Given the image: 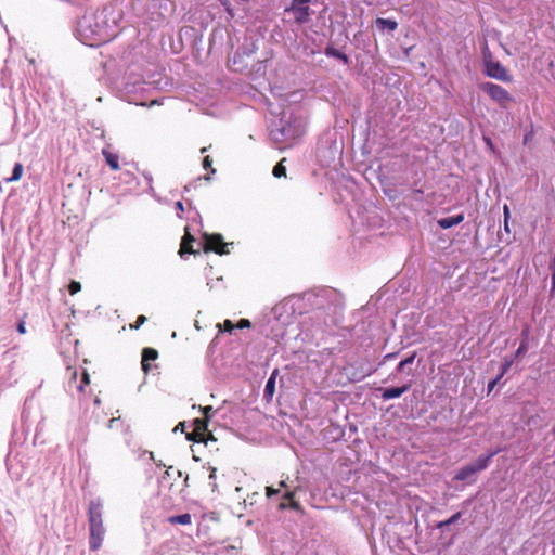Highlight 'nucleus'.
I'll return each instance as SVG.
<instances>
[{"label": "nucleus", "instance_id": "nucleus-31", "mask_svg": "<svg viewBox=\"0 0 555 555\" xmlns=\"http://www.w3.org/2000/svg\"><path fill=\"white\" fill-rule=\"evenodd\" d=\"M280 492V489H275L273 487H266V494L268 498H271L272 495H275Z\"/></svg>", "mask_w": 555, "mask_h": 555}, {"label": "nucleus", "instance_id": "nucleus-42", "mask_svg": "<svg viewBox=\"0 0 555 555\" xmlns=\"http://www.w3.org/2000/svg\"><path fill=\"white\" fill-rule=\"evenodd\" d=\"M485 142L492 147V141L489 138H485Z\"/></svg>", "mask_w": 555, "mask_h": 555}, {"label": "nucleus", "instance_id": "nucleus-17", "mask_svg": "<svg viewBox=\"0 0 555 555\" xmlns=\"http://www.w3.org/2000/svg\"><path fill=\"white\" fill-rule=\"evenodd\" d=\"M294 492L292 491H288L286 492L284 495H283V499L288 501V503H284L282 502L280 504V508L281 509H285L287 507L292 508V509H299L300 508V505L297 501L294 500Z\"/></svg>", "mask_w": 555, "mask_h": 555}, {"label": "nucleus", "instance_id": "nucleus-5", "mask_svg": "<svg viewBox=\"0 0 555 555\" xmlns=\"http://www.w3.org/2000/svg\"><path fill=\"white\" fill-rule=\"evenodd\" d=\"M310 2L311 0H292L291 8L287 10L293 12L295 22L297 24L301 25L309 21L311 13L309 7Z\"/></svg>", "mask_w": 555, "mask_h": 555}, {"label": "nucleus", "instance_id": "nucleus-34", "mask_svg": "<svg viewBox=\"0 0 555 555\" xmlns=\"http://www.w3.org/2000/svg\"><path fill=\"white\" fill-rule=\"evenodd\" d=\"M552 268H553V274H552V289L555 291V256L552 259Z\"/></svg>", "mask_w": 555, "mask_h": 555}, {"label": "nucleus", "instance_id": "nucleus-30", "mask_svg": "<svg viewBox=\"0 0 555 555\" xmlns=\"http://www.w3.org/2000/svg\"><path fill=\"white\" fill-rule=\"evenodd\" d=\"M250 321L247 320V319H241L237 324H236V327L237 328H247V327H250Z\"/></svg>", "mask_w": 555, "mask_h": 555}, {"label": "nucleus", "instance_id": "nucleus-15", "mask_svg": "<svg viewBox=\"0 0 555 555\" xmlns=\"http://www.w3.org/2000/svg\"><path fill=\"white\" fill-rule=\"evenodd\" d=\"M324 53H325L326 56H331V57H335L337 60H340L341 62H344V64H348L349 63L348 55L343 53V52H340L339 50H337L336 48H334L332 46H327L325 48Z\"/></svg>", "mask_w": 555, "mask_h": 555}, {"label": "nucleus", "instance_id": "nucleus-18", "mask_svg": "<svg viewBox=\"0 0 555 555\" xmlns=\"http://www.w3.org/2000/svg\"><path fill=\"white\" fill-rule=\"evenodd\" d=\"M528 334H529L528 328L522 331V339L520 341L518 349L514 353V357H513L514 359H517L527 353V351H528Z\"/></svg>", "mask_w": 555, "mask_h": 555}, {"label": "nucleus", "instance_id": "nucleus-8", "mask_svg": "<svg viewBox=\"0 0 555 555\" xmlns=\"http://www.w3.org/2000/svg\"><path fill=\"white\" fill-rule=\"evenodd\" d=\"M104 535V525L89 527V547L91 551L95 552L102 547Z\"/></svg>", "mask_w": 555, "mask_h": 555}, {"label": "nucleus", "instance_id": "nucleus-14", "mask_svg": "<svg viewBox=\"0 0 555 555\" xmlns=\"http://www.w3.org/2000/svg\"><path fill=\"white\" fill-rule=\"evenodd\" d=\"M278 375V370L275 369L269 379L267 380L266 387H264V397L268 400H271L274 392H275V379Z\"/></svg>", "mask_w": 555, "mask_h": 555}, {"label": "nucleus", "instance_id": "nucleus-21", "mask_svg": "<svg viewBox=\"0 0 555 555\" xmlns=\"http://www.w3.org/2000/svg\"><path fill=\"white\" fill-rule=\"evenodd\" d=\"M284 162L285 158H283L274 166L272 173L275 178L286 177V167L283 164Z\"/></svg>", "mask_w": 555, "mask_h": 555}, {"label": "nucleus", "instance_id": "nucleus-4", "mask_svg": "<svg viewBox=\"0 0 555 555\" xmlns=\"http://www.w3.org/2000/svg\"><path fill=\"white\" fill-rule=\"evenodd\" d=\"M204 240V251L205 253H216L218 255H228L230 251L228 249V243L223 241V237L221 234L215 233V234H208L205 233L203 235Z\"/></svg>", "mask_w": 555, "mask_h": 555}, {"label": "nucleus", "instance_id": "nucleus-7", "mask_svg": "<svg viewBox=\"0 0 555 555\" xmlns=\"http://www.w3.org/2000/svg\"><path fill=\"white\" fill-rule=\"evenodd\" d=\"M89 527L103 526V505L100 501L92 500L88 508Z\"/></svg>", "mask_w": 555, "mask_h": 555}, {"label": "nucleus", "instance_id": "nucleus-37", "mask_svg": "<svg viewBox=\"0 0 555 555\" xmlns=\"http://www.w3.org/2000/svg\"><path fill=\"white\" fill-rule=\"evenodd\" d=\"M500 379H501V378H499V376H498L495 379L491 380V382L489 383V385H488V390H489V391H491V390L494 388V386L498 384V382H499Z\"/></svg>", "mask_w": 555, "mask_h": 555}, {"label": "nucleus", "instance_id": "nucleus-13", "mask_svg": "<svg viewBox=\"0 0 555 555\" xmlns=\"http://www.w3.org/2000/svg\"><path fill=\"white\" fill-rule=\"evenodd\" d=\"M102 155L112 170L117 171L120 169L118 154L109 151L108 149H103Z\"/></svg>", "mask_w": 555, "mask_h": 555}, {"label": "nucleus", "instance_id": "nucleus-33", "mask_svg": "<svg viewBox=\"0 0 555 555\" xmlns=\"http://www.w3.org/2000/svg\"><path fill=\"white\" fill-rule=\"evenodd\" d=\"M16 330L22 335L26 333V327H25V321L24 320H22V321H20L17 323Z\"/></svg>", "mask_w": 555, "mask_h": 555}, {"label": "nucleus", "instance_id": "nucleus-23", "mask_svg": "<svg viewBox=\"0 0 555 555\" xmlns=\"http://www.w3.org/2000/svg\"><path fill=\"white\" fill-rule=\"evenodd\" d=\"M415 357H416V352H413L410 357H408L406 359L402 360V361L398 364V366H397V371H398V372H404V371H405V369L414 362Z\"/></svg>", "mask_w": 555, "mask_h": 555}, {"label": "nucleus", "instance_id": "nucleus-36", "mask_svg": "<svg viewBox=\"0 0 555 555\" xmlns=\"http://www.w3.org/2000/svg\"><path fill=\"white\" fill-rule=\"evenodd\" d=\"M397 354H398L397 352L387 353L386 356H384L383 362L395 359L397 357Z\"/></svg>", "mask_w": 555, "mask_h": 555}, {"label": "nucleus", "instance_id": "nucleus-10", "mask_svg": "<svg viewBox=\"0 0 555 555\" xmlns=\"http://www.w3.org/2000/svg\"><path fill=\"white\" fill-rule=\"evenodd\" d=\"M158 358V351L154 348L146 347L142 350L141 365L144 373L151 370L150 361H155Z\"/></svg>", "mask_w": 555, "mask_h": 555}, {"label": "nucleus", "instance_id": "nucleus-20", "mask_svg": "<svg viewBox=\"0 0 555 555\" xmlns=\"http://www.w3.org/2000/svg\"><path fill=\"white\" fill-rule=\"evenodd\" d=\"M23 172H24L23 165L21 163H16L14 165L12 176L10 178H7L5 182L10 183V182L18 181L23 177Z\"/></svg>", "mask_w": 555, "mask_h": 555}, {"label": "nucleus", "instance_id": "nucleus-39", "mask_svg": "<svg viewBox=\"0 0 555 555\" xmlns=\"http://www.w3.org/2000/svg\"><path fill=\"white\" fill-rule=\"evenodd\" d=\"M508 221H509V220H504V230H505V232H506L507 234H509V233H511Z\"/></svg>", "mask_w": 555, "mask_h": 555}, {"label": "nucleus", "instance_id": "nucleus-43", "mask_svg": "<svg viewBox=\"0 0 555 555\" xmlns=\"http://www.w3.org/2000/svg\"><path fill=\"white\" fill-rule=\"evenodd\" d=\"M215 476H216V468H212L211 472H210L209 477L210 478H215Z\"/></svg>", "mask_w": 555, "mask_h": 555}, {"label": "nucleus", "instance_id": "nucleus-22", "mask_svg": "<svg viewBox=\"0 0 555 555\" xmlns=\"http://www.w3.org/2000/svg\"><path fill=\"white\" fill-rule=\"evenodd\" d=\"M461 517H462V513L457 512L454 515H452L449 519L438 522L436 527L438 529H443L444 527L457 521Z\"/></svg>", "mask_w": 555, "mask_h": 555}, {"label": "nucleus", "instance_id": "nucleus-29", "mask_svg": "<svg viewBox=\"0 0 555 555\" xmlns=\"http://www.w3.org/2000/svg\"><path fill=\"white\" fill-rule=\"evenodd\" d=\"M236 327L230 320H225L223 323L222 330L229 333H232V331Z\"/></svg>", "mask_w": 555, "mask_h": 555}, {"label": "nucleus", "instance_id": "nucleus-9", "mask_svg": "<svg viewBox=\"0 0 555 555\" xmlns=\"http://www.w3.org/2000/svg\"><path fill=\"white\" fill-rule=\"evenodd\" d=\"M410 388H411V383H406L400 387H392V388H386V389L379 388V390L382 391V399L386 401V400L401 397L403 393L409 391Z\"/></svg>", "mask_w": 555, "mask_h": 555}, {"label": "nucleus", "instance_id": "nucleus-38", "mask_svg": "<svg viewBox=\"0 0 555 555\" xmlns=\"http://www.w3.org/2000/svg\"><path fill=\"white\" fill-rule=\"evenodd\" d=\"M176 208H177V210H179L180 212H183V211H184V206H183L182 202H180V201H178V202L176 203Z\"/></svg>", "mask_w": 555, "mask_h": 555}, {"label": "nucleus", "instance_id": "nucleus-2", "mask_svg": "<svg viewBox=\"0 0 555 555\" xmlns=\"http://www.w3.org/2000/svg\"><path fill=\"white\" fill-rule=\"evenodd\" d=\"M483 61H485V74L488 77L501 80V81H511L512 77L508 74L507 69L498 61H493L491 53L483 52Z\"/></svg>", "mask_w": 555, "mask_h": 555}, {"label": "nucleus", "instance_id": "nucleus-44", "mask_svg": "<svg viewBox=\"0 0 555 555\" xmlns=\"http://www.w3.org/2000/svg\"><path fill=\"white\" fill-rule=\"evenodd\" d=\"M279 486H280L281 488H285V487H287V486H286V482H285L284 480L280 481Z\"/></svg>", "mask_w": 555, "mask_h": 555}, {"label": "nucleus", "instance_id": "nucleus-3", "mask_svg": "<svg viewBox=\"0 0 555 555\" xmlns=\"http://www.w3.org/2000/svg\"><path fill=\"white\" fill-rule=\"evenodd\" d=\"M495 454V452H491L490 454L486 456H480L476 460L475 463L468 464L466 466H463L455 475L454 479L464 481L467 480L469 477L475 475L478 472H481L487 468L489 461L492 459V456Z\"/></svg>", "mask_w": 555, "mask_h": 555}, {"label": "nucleus", "instance_id": "nucleus-35", "mask_svg": "<svg viewBox=\"0 0 555 555\" xmlns=\"http://www.w3.org/2000/svg\"><path fill=\"white\" fill-rule=\"evenodd\" d=\"M503 212H504V220H509L511 218V211L508 205L503 206Z\"/></svg>", "mask_w": 555, "mask_h": 555}, {"label": "nucleus", "instance_id": "nucleus-25", "mask_svg": "<svg viewBox=\"0 0 555 555\" xmlns=\"http://www.w3.org/2000/svg\"><path fill=\"white\" fill-rule=\"evenodd\" d=\"M81 291V284L77 281H72L68 285V292L70 295H76Z\"/></svg>", "mask_w": 555, "mask_h": 555}, {"label": "nucleus", "instance_id": "nucleus-1", "mask_svg": "<svg viewBox=\"0 0 555 555\" xmlns=\"http://www.w3.org/2000/svg\"><path fill=\"white\" fill-rule=\"evenodd\" d=\"M480 89L502 108H507L514 102L511 93L500 85L493 82H483L480 85Z\"/></svg>", "mask_w": 555, "mask_h": 555}, {"label": "nucleus", "instance_id": "nucleus-41", "mask_svg": "<svg viewBox=\"0 0 555 555\" xmlns=\"http://www.w3.org/2000/svg\"><path fill=\"white\" fill-rule=\"evenodd\" d=\"M117 421H119V418H115V417L111 418V420H109V427H112V426H113V424H114L115 422H117Z\"/></svg>", "mask_w": 555, "mask_h": 555}, {"label": "nucleus", "instance_id": "nucleus-12", "mask_svg": "<svg viewBox=\"0 0 555 555\" xmlns=\"http://www.w3.org/2000/svg\"><path fill=\"white\" fill-rule=\"evenodd\" d=\"M194 241V236L186 231L184 236L182 237L179 254L181 256L185 254H196V251L193 249Z\"/></svg>", "mask_w": 555, "mask_h": 555}, {"label": "nucleus", "instance_id": "nucleus-45", "mask_svg": "<svg viewBox=\"0 0 555 555\" xmlns=\"http://www.w3.org/2000/svg\"><path fill=\"white\" fill-rule=\"evenodd\" d=\"M223 5H227V0H220Z\"/></svg>", "mask_w": 555, "mask_h": 555}, {"label": "nucleus", "instance_id": "nucleus-6", "mask_svg": "<svg viewBox=\"0 0 555 555\" xmlns=\"http://www.w3.org/2000/svg\"><path fill=\"white\" fill-rule=\"evenodd\" d=\"M194 428L191 433L186 434V439L193 442H206L207 436L211 437L208 430L206 420L195 418L193 422Z\"/></svg>", "mask_w": 555, "mask_h": 555}, {"label": "nucleus", "instance_id": "nucleus-32", "mask_svg": "<svg viewBox=\"0 0 555 555\" xmlns=\"http://www.w3.org/2000/svg\"><path fill=\"white\" fill-rule=\"evenodd\" d=\"M212 166V159L210 158V156H205L204 159H203V167L204 169H209L211 168Z\"/></svg>", "mask_w": 555, "mask_h": 555}, {"label": "nucleus", "instance_id": "nucleus-28", "mask_svg": "<svg viewBox=\"0 0 555 555\" xmlns=\"http://www.w3.org/2000/svg\"><path fill=\"white\" fill-rule=\"evenodd\" d=\"M90 383V376L87 372H83L82 374V379H81V385L78 387L80 391H83L85 390V386L86 385H89Z\"/></svg>", "mask_w": 555, "mask_h": 555}, {"label": "nucleus", "instance_id": "nucleus-46", "mask_svg": "<svg viewBox=\"0 0 555 555\" xmlns=\"http://www.w3.org/2000/svg\"><path fill=\"white\" fill-rule=\"evenodd\" d=\"M94 402H95V404H100V399L96 398Z\"/></svg>", "mask_w": 555, "mask_h": 555}, {"label": "nucleus", "instance_id": "nucleus-11", "mask_svg": "<svg viewBox=\"0 0 555 555\" xmlns=\"http://www.w3.org/2000/svg\"><path fill=\"white\" fill-rule=\"evenodd\" d=\"M464 221V214H459V215H455V216H451V217H447V218H441L437 221L438 225L441 228V229H450L452 227H455L460 223H462Z\"/></svg>", "mask_w": 555, "mask_h": 555}, {"label": "nucleus", "instance_id": "nucleus-16", "mask_svg": "<svg viewBox=\"0 0 555 555\" xmlns=\"http://www.w3.org/2000/svg\"><path fill=\"white\" fill-rule=\"evenodd\" d=\"M375 23H376L377 28L380 30L388 29L390 31H393L398 27V23L396 21L383 18V17L376 18Z\"/></svg>", "mask_w": 555, "mask_h": 555}, {"label": "nucleus", "instance_id": "nucleus-24", "mask_svg": "<svg viewBox=\"0 0 555 555\" xmlns=\"http://www.w3.org/2000/svg\"><path fill=\"white\" fill-rule=\"evenodd\" d=\"M514 360H515L514 358H505L504 359V361L502 363V367H501V373L499 374V378H502L508 372Z\"/></svg>", "mask_w": 555, "mask_h": 555}, {"label": "nucleus", "instance_id": "nucleus-19", "mask_svg": "<svg viewBox=\"0 0 555 555\" xmlns=\"http://www.w3.org/2000/svg\"><path fill=\"white\" fill-rule=\"evenodd\" d=\"M168 522L171 525H190L192 522V516L189 513L182 515L170 516Z\"/></svg>", "mask_w": 555, "mask_h": 555}, {"label": "nucleus", "instance_id": "nucleus-27", "mask_svg": "<svg viewBox=\"0 0 555 555\" xmlns=\"http://www.w3.org/2000/svg\"><path fill=\"white\" fill-rule=\"evenodd\" d=\"M202 412L204 414V418L203 420H206V424L208 425V422L211 417V414L214 412V409L211 405H207L205 408L202 409Z\"/></svg>", "mask_w": 555, "mask_h": 555}, {"label": "nucleus", "instance_id": "nucleus-40", "mask_svg": "<svg viewBox=\"0 0 555 555\" xmlns=\"http://www.w3.org/2000/svg\"><path fill=\"white\" fill-rule=\"evenodd\" d=\"M178 429H179V430H181V431H183V430H184V423H179V424L176 426L175 430H178Z\"/></svg>", "mask_w": 555, "mask_h": 555}, {"label": "nucleus", "instance_id": "nucleus-26", "mask_svg": "<svg viewBox=\"0 0 555 555\" xmlns=\"http://www.w3.org/2000/svg\"><path fill=\"white\" fill-rule=\"evenodd\" d=\"M146 322L145 315H139L137 321L133 324H130L131 330H139L141 325H143Z\"/></svg>", "mask_w": 555, "mask_h": 555}]
</instances>
